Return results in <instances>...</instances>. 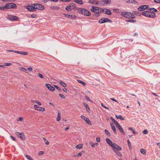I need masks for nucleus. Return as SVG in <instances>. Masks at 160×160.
<instances>
[{
	"label": "nucleus",
	"mask_w": 160,
	"mask_h": 160,
	"mask_svg": "<svg viewBox=\"0 0 160 160\" xmlns=\"http://www.w3.org/2000/svg\"><path fill=\"white\" fill-rule=\"evenodd\" d=\"M78 11L79 13L85 16H89L91 15L90 12L84 8H79Z\"/></svg>",
	"instance_id": "nucleus-1"
},
{
	"label": "nucleus",
	"mask_w": 160,
	"mask_h": 160,
	"mask_svg": "<svg viewBox=\"0 0 160 160\" xmlns=\"http://www.w3.org/2000/svg\"><path fill=\"white\" fill-rule=\"evenodd\" d=\"M122 16L126 18H134V15L129 12H122L121 13Z\"/></svg>",
	"instance_id": "nucleus-2"
},
{
	"label": "nucleus",
	"mask_w": 160,
	"mask_h": 160,
	"mask_svg": "<svg viewBox=\"0 0 160 160\" xmlns=\"http://www.w3.org/2000/svg\"><path fill=\"white\" fill-rule=\"evenodd\" d=\"M91 10L92 12L97 13H101L104 11V10L102 8L94 6L91 7Z\"/></svg>",
	"instance_id": "nucleus-3"
},
{
	"label": "nucleus",
	"mask_w": 160,
	"mask_h": 160,
	"mask_svg": "<svg viewBox=\"0 0 160 160\" xmlns=\"http://www.w3.org/2000/svg\"><path fill=\"white\" fill-rule=\"evenodd\" d=\"M117 146L118 147H117L115 148L114 147L112 149L113 151L115 152L118 156H122V154L119 151L121 150L122 148L121 147L119 146L118 145H117Z\"/></svg>",
	"instance_id": "nucleus-4"
},
{
	"label": "nucleus",
	"mask_w": 160,
	"mask_h": 160,
	"mask_svg": "<svg viewBox=\"0 0 160 160\" xmlns=\"http://www.w3.org/2000/svg\"><path fill=\"white\" fill-rule=\"evenodd\" d=\"M6 18L8 20L12 21H16L19 20V18L15 16L8 15L6 17Z\"/></svg>",
	"instance_id": "nucleus-5"
},
{
	"label": "nucleus",
	"mask_w": 160,
	"mask_h": 160,
	"mask_svg": "<svg viewBox=\"0 0 160 160\" xmlns=\"http://www.w3.org/2000/svg\"><path fill=\"white\" fill-rule=\"evenodd\" d=\"M106 140L107 143L112 147V149L113 148H116V147H118L117 146V144H116L115 143H113L112 141L108 138H106Z\"/></svg>",
	"instance_id": "nucleus-6"
},
{
	"label": "nucleus",
	"mask_w": 160,
	"mask_h": 160,
	"mask_svg": "<svg viewBox=\"0 0 160 160\" xmlns=\"http://www.w3.org/2000/svg\"><path fill=\"white\" fill-rule=\"evenodd\" d=\"M6 7L7 8H17V6L16 4L14 3H9L6 4Z\"/></svg>",
	"instance_id": "nucleus-7"
},
{
	"label": "nucleus",
	"mask_w": 160,
	"mask_h": 160,
	"mask_svg": "<svg viewBox=\"0 0 160 160\" xmlns=\"http://www.w3.org/2000/svg\"><path fill=\"white\" fill-rule=\"evenodd\" d=\"M33 6L35 8V11H36L37 9L40 10H42L44 9V7L42 5L38 4L35 3L33 4Z\"/></svg>",
	"instance_id": "nucleus-8"
},
{
	"label": "nucleus",
	"mask_w": 160,
	"mask_h": 160,
	"mask_svg": "<svg viewBox=\"0 0 160 160\" xmlns=\"http://www.w3.org/2000/svg\"><path fill=\"white\" fill-rule=\"evenodd\" d=\"M112 21L110 19L106 18H103L100 19L98 21V22L101 24H102L106 22H111Z\"/></svg>",
	"instance_id": "nucleus-9"
},
{
	"label": "nucleus",
	"mask_w": 160,
	"mask_h": 160,
	"mask_svg": "<svg viewBox=\"0 0 160 160\" xmlns=\"http://www.w3.org/2000/svg\"><path fill=\"white\" fill-rule=\"evenodd\" d=\"M75 7V4L73 3H72L68 5L67 6V7L65 8L67 11H69L74 9Z\"/></svg>",
	"instance_id": "nucleus-10"
},
{
	"label": "nucleus",
	"mask_w": 160,
	"mask_h": 160,
	"mask_svg": "<svg viewBox=\"0 0 160 160\" xmlns=\"http://www.w3.org/2000/svg\"><path fill=\"white\" fill-rule=\"evenodd\" d=\"M149 7V6L148 5H142L139 7L138 8V10L139 11H143L146 10Z\"/></svg>",
	"instance_id": "nucleus-11"
},
{
	"label": "nucleus",
	"mask_w": 160,
	"mask_h": 160,
	"mask_svg": "<svg viewBox=\"0 0 160 160\" xmlns=\"http://www.w3.org/2000/svg\"><path fill=\"white\" fill-rule=\"evenodd\" d=\"M15 134L18 137L21 138L22 140H25V137L23 133H20L18 132H16Z\"/></svg>",
	"instance_id": "nucleus-12"
},
{
	"label": "nucleus",
	"mask_w": 160,
	"mask_h": 160,
	"mask_svg": "<svg viewBox=\"0 0 160 160\" xmlns=\"http://www.w3.org/2000/svg\"><path fill=\"white\" fill-rule=\"evenodd\" d=\"M64 16L65 17L67 18H71L72 19L74 20L76 18V17L75 15H69V14H64Z\"/></svg>",
	"instance_id": "nucleus-13"
},
{
	"label": "nucleus",
	"mask_w": 160,
	"mask_h": 160,
	"mask_svg": "<svg viewBox=\"0 0 160 160\" xmlns=\"http://www.w3.org/2000/svg\"><path fill=\"white\" fill-rule=\"evenodd\" d=\"M81 117L84 119L88 124L90 125H91V122L88 118L83 115H81Z\"/></svg>",
	"instance_id": "nucleus-14"
},
{
	"label": "nucleus",
	"mask_w": 160,
	"mask_h": 160,
	"mask_svg": "<svg viewBox=\"0 0 160 160\" xmlns=\"http://www.w3.org/2000/svg\"><path fill=\"white\" fill-rule=\"evenodd\" d=\"M26 8L30 11H35V8L34 7V6H28Z\"/></svg>",
	"instance_id": "nucleus-15"
},
{
	"label": "nucleus",
	"mask_w": 160,
	"mask_h": 160,
	"mask_svg": "<svg viewBox=\"0 0 160 160\" xmlns=\"http://www.w3.org/2000/svg\"><path fill=\"white\" fill-rule=\"evenodd\" d=\"M46 87L50 90L52 91H54L55 90V89L54 87L52 86L50 84H46Z\"/></svg>",
	"instance_id": "nucleus-16"
},
{
	"label": "nucleus",
	"mask_w": 160,
	"mask_h": 160,
	"mask_svg": "<svg viewBox=\"0 0 160 160\" xmlns=\"http://www.w3.org/2000/svg\"><path fill=\"white\" fill-rule=\"evenodd\" d=\"M117 126L118 128V129L120 130V132L122 133L124 135H125V133L124 132L123 129L122 128L121 126L120 125L118 124V125H117Z\"/></svg>",
	"instance_id": "nucleus-17"
},
{
	"label": "nucleus",
	"mask_w": 160,
	"mask_h": 160,
	"mask_svg": "<svg viewBox=\"0 0 160 160\" xmlns=\"http://www.w3.org/2000/svg\"><path fill=\"white\" fill-rule=\"evenodd\" d=\"M149 11L152 13H155L154 12H156L158 10L154 8H148Z\"/></svg>",
	"instance_id": "nucleus-18"
},
{
	"label": "nucleus",
	"mask_w": 160,
	"mask_h": 160,
	"mask_svg": "<svg viewBox=\"0 0 160 160\" xmlns=\"http://www.w3.org/2000/svg\"><path fill=\"white\" fill-rule=\"evenodd\" d=\"M148 17L150 18H154L156 17L155 13H152L149 11Z\"/></svg>",
	"instance_id": "nucleus-19"
},
{
	"label": "nucleus",
	"mask_w": 160,
	"mask_h": 160,
	"mask_svg": "<svg viewBox=\"0 0 160 160\" xmlns=\"http://www.w3.org/2000/svg\"><path fill=\"white\" fill-rule=\"evenodd\" d=\"M84 105L86 107V109L87 111L88 112H89V111H90V109H89V107H88V104L87 103H84Z\"/></svg>",
	"instance_id": "nucleus-20"
},
{
	"label": "nucleus",
	"mask_w": 160,
	"mask_h": 160,
	"mask_svg": "<svg viewBox=\"0 0 160 160\" xmlns=\"http://www.w3.org/2000/svg\"><path fill=\"white\" fill-rule=\"evenodd\" d=\"M106 11L105 13L108 15H111V12L110 10L109 9H105Z\"/></svg>",
	"instance_id": "nucleus-21"
},
{
	"label": "nucleus",
	"mask_w": 160,
	"mask_h": 160,
	"mask_svg": "<svg viewBox=\"0 0 160 160\" xmlns=\"http://www.w3.org/2000/svg\"><path fill=\"white\" fill-rule=\"evenodd\" d=\"M149 11H145L142 12V14L146 17L148 16Z\"/></svg>",
	"instance_id": "nucleus-22"
},
{
	"label": "nucleus",
	"mask_w": 160,
	"mask_h": 160,
	"mask_svg": "<svg viewBox=\"0 0 160 160\" xmlns=\"http://www.w3.org/2000/svg\"><path fill=\"white\" fill-rule=\"evenodd\" d=\"M61 113L59 112H58L57 117V121H59L61 119Z\"/></svg>",
	"instance_id": "nucleus-23"
},
{
	"label": "nucleus",
	"mask_w": 160,
	"mask_h": 160,
	"mask_svg": "<svg viewBox=\"0 0 160 160\" xmlns=\"http://www.w3.org/2000/svg\"><path fill=\"white\" fill-rule=\"evenodd\" d=\"M74 1L78 4H82L83 3L82 0H74Z\"/></svg>",
	"instance_id": "nucleus-24"
},
{
	"label": "nucleus",
	"mask_w": 160,
	"mask_h": 160,
	"mask_svg": "<svg viewBox=\"0 0 160 160\" xmlns=\"http://www.w3.org/2000/svg\"><path fill=\"white\" fill-rule=\"evenodd\" d=\"M116 117L117 119H119L122 120H124V118L121 115H116Z\"/></svg>",
	"instance_id": "nucleus-25"
},
{
	"label": "nucleus",
	"mask_w": 160,
	"mask_h": 160,
	"mask_svg": "<svg viewBox=\"0 0 160 160\" xmlns=\"http://www.w3.org/2000/svg\"><path fill=\"white\" fill-rule=\"evenodd\" d=\"M110 119L116 125L119 124L118 123L117 121H116L112 117H111Z\"/></svg>",
	"instance_id": "nucleus-26"
},
{
	"label": "nucleus",
	"mask_w": 160,
	"mask_h": 160,
	"mask_svg": "<svg viewBox=\"0 0 160 160\" xmlns=\"http://www.w3.org/2000/svg\"><path fill=\"white\" fill-rule=\"evenodd\" d=\"M58 82L64 87H66L67 86L66 84L64 82H62L61 80H59Z\"/></svg>",
	"instance_id": "nucleus-27"
},
{
	"label": "nucleus",
	"mask_w": 160,
	"mask_h": 160,
	"mask_svg": "<svg viewBox=\"0 0 160 160\" xmlns=\"http://www.w3.org/2000/svg\"><path fill=\"white\" fill-rule=\"evenodd\" d=\"M50 8L51 9L54 10H58L59 9V8L57 6H52Z\"/></svg>",
	"instance_id": "nucleus-28"
},
{
	"label": "nucleus",
	"mask_w": 160,
	"mask_h": 160,
	"mask_svg": "<svg viewBox=\"0 0 160 160\" xmlns=\"http://www.w3.org/2000/svg\"><path fill=\"white\" fill-rule=\"evenodd\" d=\"M31 102H35L36 103H37L38 105H42L41 103L38 101L33 100H31Z\"/></svg>",
	"instance_id": "nucleus-29"
},
{
	"label": "nucleus",
	"mask_w": 160,
	"mask_h": 160,
	"mask_svg": "<svg viewBox=\"0 0 160 160\" xmlns=\"http://www.w3.org/2000/svg\"><path fill=\"white\" fill-rule=\"evenodd\" d=\"M140 152L143 154L146 155V151L143 149H141Z\"/></svg>",
	"instance_id": "nucleus-30"
},
{
	"label": "nucleus",
	"mask_w": 160,
	"mask_h": 160,
	"mask_svg": "<svg viewBox=\"0 0 160 160\" xmlns=\"http://www.w3.org/2000/svg\"><path fill=\"white\" fill-rule=\"evenodd\" d=\"M20 70L23 72H26V73H28L27 70L23 68L20 67L19 68Z\"/></svg>",
	"instance_id": "nucleus-31"
},
{
	"label": "nucleus",
	"mask_w": 160,
	"mask_h": 160,
	"mask_svg": "<svg viewBox=\"0 0 160 160\" xmlns=\"http://www.w3.org/2000/svg\"><path fill=\"white\" fill-rule=\"evenodd\" d=\"M83 146V145L82 144H79L78 145H77L75 147L77 148L81 149V148Z\"/></svg>",
	"instance_id": "nucleus-32"
},
{
	"label": "nucleus",
	"mask_w": 160,
	"mask_h": 160,
	"mask_svg": "<svg viewBox=\"0 0 160 160\" xmlns=\"http://www.w3.org/2000/svg\"><path fill=\"white\" fill-rule=\"evenodd\" d=\"M37 110L38 111L43 112L45 110V109L43 108L39 107L38 109H37Z\"/></svg>",
	"instance_id": "nucleus-33"
},
{
	"label": "nucleus",
	"mask_w": 160,
	"mask_h": 160,
	"mask_svg": "<svg viewBox=\"0 0 160 160\" xmlns=\"http://www.w3.org/2000/svg\"><path fill=\"white\" fill-rule=\"evenodd\" d=\"M77 81L78 82L82 84L83 86H86V83L85 82L79 80H78Z\"/></svg>",
	"instance_id": "nucleus-34"
},
{
	"label": "nucleus",
	"mask_w": 160,
	"mask_h": 160,
	"mask_svg": "<svg viewBox=\"0 0 160 160\" xmlns=\"http://www.w3.org/2000/svg\"><path fill=\"white\" fill-rule=\"evenodd\" d=\"M92 4H94V5H97V4H99V3L97 1L95 0H92Z\"/></svg>",
	"instance_id": "nucleus-35"
},
{
	"label": "nucleus",
	"mask_w": 160,
	"mask_h": 160,
	"mask_svg": "<svg viewBox=\"0 0 160 160\" xmlns=\"http://www.w3.org/2000/svg\"><path fill=\"white\" fill-rule=\"evenodd\" d=\"M128 143V146L129 147V148L130 150H131L132 149V146L131 145V144H130V142L129 140H127Z\"/></svg>",
	"instance_id": "nucleus-36"
},
{
	"label": "nucleus",
	"mask_w": 160,
	"mask_h": 160,
	"mask_svg": "<svg viewBox=\"0 0 160 160\" xmlns=\"http://www.w3.org/2000/svg\"><path fill=\"white\" fill-rule=\"evenodd\" d=\"M25 157L28 160H33V158H31V157L29 155H26Z\"/></svg>",
	"instance_id": "nucleus-37"
},
{
	"label": "nucleus",
	"mask_w": 160,
	"mask_h": 160,
	"mask_svg": "<svg viewBox=\"0 0 160 160\" xmlns=\"http://www.w3.org/2000/svg\"><path fill=\"white\" fill-rule=\"evenodd\" d=\"M113 11L115 13H118L119 12V10L118 8L114 9Z\"/></svg>",
	"instance_id": "nucleus-38"
},
{
	"label": "nucleus",
	"mask_w": 160,
	"mask_h": 160,
	"mask_svg": "<svg viewBox=\"0 0 160 160\" xmlns=\"http://www.w3.org/2000/svg\"><path fill=\"white\" fill-rule=\"evenodd\" d=\"M106 4H109L111 3V0H103V1Z\"/></svg>",
	"instance_id": "nucleus-39"
},
{
	"label": "nucleus",
	"mask_w": 160,
	"mask_h": 160,
	"mask_svg": "<svg viewBox=\"0 0 160 160\" xmlns=\"http://www.w3.org/2000/svg\"><path fill=\"white\" fill-rule=\"evenodd\" d=\"M127 22H136V20L134 19H130L128 20H126Z\"/></svg>",
	"instance_id": "nucleus-40"
},
{
	"label": "nucleus",
	"mask_w": 160,
	"mask_h": 160,
	"mask_svg": "<svg viewBox=\"0 0 160 160\" xmlns=\"http://www.w3.org/2000/svg\"><path fill=\"white\" fill-rule=\"evenodd\" d=\"M6 8H7V7H6V4L4 6L0 7V10H4Z\"/></svg>",
	"instance_id": "nucleus-41"
},
{
	"label": "nucleus",
	"mask_w": 160,
	"mask_h": 160,
	"mask_svg": "<svg viewBox=\"0 0 160 160\" xmlns=\"http://www.w3.org/2000/svg\"><path fill=\"white\" fill-rule=\"evenodd\" d=\"M85 98H86V99L88 101L91 102L92 103V101L90 99L88 98L87 96H85Z\"/></svg>",
	"instance_id": "nucleus-42"
},
{
	"label": "nucleus",
	"mask_w": 160,
	"mask_h": 160,
	"mask_svg": "<svg viewBox=\"0 0 160 160\" xmlns=\"http://www.w3.org/2000/svg\"><path fill=\"white\" fill-rule=\"evenodd\" d=\"M82 155V153L81 152H79L77 155H75L74 156V157H80Z\"/></svg>",
	"instance_id": "nucleus-43"
},
{
	"label": "nucleus",
	"mask_w": 160,
	"mask_h": 160,
	"mask_svg": "<svg viewBox=\"0 0 160 160\" xmlns=\"http://www.w3.org/2000/svg\"><path fill=\"white\" fill-rule=\"evenodd\" d=\"M54 86L59 91H61V89L59 87H58L56 85H54Z\"/></svg>",
	"instance_id": "nucleus-44"
},
{
	"label": "nucleus",
	"mask_w": 160,
	"mask_h": 160,
	"mask_svg": "<svg viewBox=\"0 0 160 160\" xmlns=\"http://www.w3.org/2000/svg\"><path fill=\"white\" fill-rule=\"evenodd\" d=\"M105 133L108 135L110 136V134L109 132L106 129L105 130Z\"/></svg>",
	"instance_id": "nucleus-45"
},
{
	"label": "nucleus",
	"mask_w": 160,
	"mask_h": 160,
	"mask_svg": "<svg viewBox=\"0 0 160 160\" xmlns=\"http://www.w3.org/2000/svg\"><path fill=\"white\" fill-rule=\"evenodd\" d=\"M112 129L113 130L114 132H115V133H116L117 131H116V130L115 128V127L112 126Z\"/></svg>",
	"instance_id": "nucleus-46"
},
{
	"label": "nucleus",
	"mask_w": 160,
	"mask_h": 160,
	"mask_svg": "<svg viewBox=\"0 0 160 160\" xmlns=\"http://www.w3.org/2000/svg\"><path fill=\"white\" fill-rule=\"evenodd\" d=\"M129 2H130L132 3H137V2L134 0H129Z\"/></svg>",
	"instance_id": "nucleus-47"
},
{
	"label": "nucleus",
	"mask_w": 160,
	"mask_h": 160,
	"mask_svg": "<svg viewBox=\"0 0 160 160\" xmlns=\"http://www.w3.org/2000/svg\"><path fill=\"white\" fill-rule=\"evenodd\" d=\"M34 108L35 110H37V109H38V108H39V107L38 105H34Z\"/></svg>",
	"instance_id": "nucleus-48"
},
{
	"label": "nucleus",
	"mask_w": 160,
	"mask_h": 160,
	"mask_svg": "<svg viewBox=\"0 0 160 160\" xmlns=\"http://www.w3.org/2000/svg\"><path fill=\"white\" fill-rule=\"evenodd\" d=\"M103 1H100V2H98L99 3V4H97V5H98L99 6H102V5H104V4L103 3Z\"/></svg>",
	"instance_id": "nucleus-49"
},
{
	"label": "nucleus",
	"mask_w": 160,
	"mask_h": 160,
	"mask_svg": "<svg viewBox=\"0 0 160 160\" xmlns=\"http://www.w3.org/2000/svg\"><path fill=\"white\" fill-rule=\"evenodd\" d=\"M59 96L62 98L63 99H65L66 98V97L63 95L62 94H59Z\"/></svg>",
	"instance_id": "nucleus-50"
},
{
	"label": "nucleus",
	"mask_w": 160,
	"mask_h": 160,
	"mask_svg": "<svg viewBox=\"0 0 160 160\" xmlns=\"http://www.w3.org/2000/svg\"><path fill=\"white\" fill-rule=\"evenodd\" d=\"M90 144L92 148H94L95 147V144L92 142H90Z\"/></svg>",
	"instance_id": "nucleus-51"
},
{
	"label": "nucleus",
	"mask_w": 160,
	"mask_h": 160,
	"mask_svg": "<svg viewBox=\"0 0 160 160\" xmlns=\"http://www.w3.org/2000/svg\"><path fill=\"white\" fill-rule=\"evenodd\" d=\"M142 133L143 134H146L148 133V131L147 129H145L143 131Z\"/></svg>",
	"instance_id": "nucleus-52"
},
{
	"label": "nucleus",
	"mask_w": 160,
	"mask_h": 160,
	"mask_svg": "<svg viewBox=\"0 0 160 160\" xmlns=\"http://www.w3.org/2000/svg\"><path fill=\"white\" fill-rule=\"evenodd\" d=\"M12 65V64L10 63H5L4 65L5 66H10Z\"/></svg>",
	"instance_id": "nucleus-53"
},
{
	"label": "nucleus",
	"mask_w": 160,
	"mask_h": 160,
	"mask_svg": "<svg viewBox=\"0 0 160 160\" xmlns=\"http://www.w3.org/2000/svg\"><path fill=\"white\" fill-rule=\"evenodd\" d=\"M14 52L16 53L22 54V51H14Z\"/></svg>",
	"instance_id": "nucleus-54"
},
{
	"label": "nucleus",
	"mask_w": 160,
	"mask_h": 160,
	"mask_svg": "<svg viewBox=\"0 0 160 160\" xmlns=\"http://www.w3.org/2000/svg\"><path fill=\"white\" fill-rule=\"evenodd\" d=\"M38 76L40 78H43V76L42 74H41L40 73H38Z\"/></svg>",
	"instance_id": "nucleus-55"
},
{
	"label": "nucleus",
	"mask_w": 160,
	"mask_h": 160,
	"mask_svg": "<svg viewBox=\"0 0 160 160\" xmlns=\"http://www.w3.org/2000/svg\"><path fill=\"white\" fill-rule=\"evenodd\" d=\"M22 54L24 55H27L28 54V52H22Z\"/></svg>",
	"instance_id": "nucleus-56"
},
{
	"label": "nucleus",
	"mask_w": 160,
	"mask_h": 160,
	"mask_svg": "<svg viewBox=\"0 0 160 160\" xmlns=\"http://www.w3.org/2000/svg\"><path fill=\"white\" fill-rule=\"evenodd\" d=\"M36 16L37 15L36 14H32L31 15V17L32 18H35Z\"/></svg>",
	"instance_id": "nucleus-57"
},
{
	"label": "nucleus",
	"mask_w": 160,
	"mask_h": 160,
	"mask_svg": "<svg viewBox=\"0 0 160 160\" xmlns=\"http://www.w3.org/2000/svg\"><path fill=\"white\" fill-rule=\"evenodd\" d=\"M23 119L22 118L20 117L18 118V121H22L23 120Z\"/></svg>",
	"instance_id": "nucleus-58"
},
{
	"label": "nucleus",
	"mask_w": 160,
	"mask_h": 160,
	"mask_svg": "<svg viewBox=\"0 0 160 160\" xmlns=\"http://www.w3.org/2000/svg\"><path fill=\"white\" fill-rule=\"evenodd\" d=\"M11 138L12 139V140L13 141H16V139L13 136H10Z\"/></svg>",
	"instance_id": "nucleus-59"
},
{
	"label": "nucleus",
	"mask_w": 160,
	"mask_h": 160,
	"mask_svg": "<svg viewBox=\"0 0 160 160\" xmlns=\"http://www.w3.org/2000/svg\"><path fill=\"white\" fill-rule=\"evenodd\" d=\"M110 99L118 103V102L117 100L115 99L114 98H110Z\"/></svg>",
	"instance_id": "nucleus-60"
},
{
	"label": "nucleus",
	"mask_w": 160,
	"mask_h": 160,
	"mask_svg": "<svg viewBox=\"0 0 160 160\" xmlns=\"http://www.w3.org/2000/svg\"><path fill=\"white\" fill-rule=\"evenodd\" d=\"M155 2L157 3H160V0H154Z\"/></svg>",
	"instance_id": "nucleus-61"
},
{
	"label": "nucleus",
	"mask_w": 160,
	"mask_h": 160,
	"mask_svg": "<svg viewBox=\"0 0 160 160\" xmlns=\"http://www.w3.org/2000/svg\"><path fill=\"white\" fill-rule=\"evenodd\" d=\"M96 140L98 142H99L100 141V138H97Z\"/></svg>",
	"instance_id": "nucleus-62"
},
{
	"label": "nucleus",
	"mask_w": 160,
	"mask_h": 160,
	"mask_svg": "<svg viewBox=\"0 0 160 160\" xmlns=\"http://www.w3.org/2000/svg\"><path fill=\"white\" fill-rule=\"evenodd\" d=\"M27 69L29 71H32V68L31 67H28L27 68Z\"/></svg>",
	"instance_id": "nucleus-63"
},
{
	"label": "nucleus",
	"mask_w": 160,
	"mask_h": 160,
	"mask_svg": "<svg viewBox=\"0 0 160 160\" xmlns=\"http://www.w3.org/2000/svg\"><path fill=\"white\" fill-rule=\"evenodd\" d=\"M132 131L134 134L136 135L138 134V132H136V131H135V130H132Z\"/></svg>",
	"instance_id": "nucleus-64"
}]
</instances>
